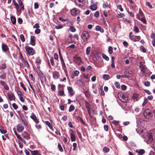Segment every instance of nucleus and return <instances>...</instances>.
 Segmentation results:
<instances>
[{"mask_svg":"<svg viewBox=\"0 0 155 155\" xmlns=\"http://www.w3.org/2000/svg\"><path fill=\"white\" fill-rule=\"evenodd\" d=\"M81 38L84 42H87L90 38V35L86 31H84L81 34Z\"/></svg>","mask_w":155,"mask_h":155,"instance_id":"f257e3e1","label":"nucleus"},{"mask_svg":"<svg viewBox=\"0 0 155 155\" xmlns=\"http://www.w3.org/2000/svg\"><path fill=\"white\" fill-rule=\"evenodd\" d=\"M25 48L26 52L29 55H33L35 53L34 49L28 46H26Z\"/></svg>","mask_w":155,"mask_h":155,"instance_id":"f03ea898","label":"nucleus"},{"mask_svg":"<svg viewBox=\"0 0 155 155\" xmlns=\"http://www.w3.org/2000/svg\"><path fill=\"white\" fill-rule=\"evenodd\" d=\"M145 141L146 142L149 143L152 142L153 141V136L151 133H149L147 134L145 137Z\"/></svg>","mask_w":155,"mask_h":155,"instance_id":"7ed1b4c3","label":"nucleus"},{"mask_svg":"<svg viewBox=\"0 0 155 155\" xmlns=\"http://www.w3.org/2000/svg\"><path fill=\"white\" fill-rule=\"evenodd\" d=\"M152 112L151 110L148 109H145L143 112L144 116L147 118L149 119L151 116Z\"/></svg>","mask_w":155,"mask_h":155,"instance_id":"20e7f679","label":"nucleus"},{"mask_svg":"<svg viewBox=\"0 0 155 155\" xmlns=\"http://www.w3.org/2000/svg\"><path fill=\"white\" fill-rule=\"evenodd\" d=\"M73 60L78 65H80L83 63L81 58L79 57H74Z\"/></svg>","mask_w":155,"mask_h":155,"instance_id":"39448f33","label":"nucleus"},{"mask_svg":"<svg viewBox=\"0 0 155 155\" xmlns=\"http://www.w3.org/2000/svg\"><path fill=\"white\" fill-rule=\"evenodd\" d=\"M69 133L70 134V137L71 141H75L76 136L74 131L72 129H70L69 130Z\"/></svg>","mask_w":155,"mask_h":155,"instance_id":"423d86ee","label":"nucleus"},{"mask_svg":"<svg viewBox=\"0 0 155 155\" xmlns=\"http://www.w3.org/2000/svg\"><path fill=\"white\" fill-rule=\"evenodd\" d=\"M120 101L126 103L128 100V97L126 94H123L121 98H119Z\"/></svg>","mask_w":155,"mask_h":155,"instance_id":"0eeeda50","label":"nucleus"},{"mask_svg":"<svg viewBox=\"0 0 155 155\" xmlns=\"http://www.w3.org/2000/svg\"><path fill=\"white\" fill-rule=\"evenodd\" d=\"M30 117L33 120L36 124H38L39 122V120L38 119L36 116L35 114H33Z\"/></svg>","mask_w":155,"mask_h":155,"instance_id":"6e6552de","label":"nucleus"},{"mask_svg":"<svg viewBox=\"0 0 155 155\" xmlns=\"http://www.w3.org/2000/svg\"><path fill=\"white\" fill-rule=\"evenodd\" d=\"M22 135L23 138L25 139L28 140L30 138L29 134L26 132H24L22 133Z\"/></svg>","mask_w":155,"mask_h":155,"instance_id":"1a4fd4ad","label":"nucleus"},{"mask_svg":"<svg viewBox=\"0 0 155 155\" xmlns=\"http://www.w3.org/2000/svg\"><path fill=\"white\" fill-rule=\"evenodd\" d=\"M16 129L18 132H21L24 129V127L21 124H18L17 126Z\"/></svg>","mask_w":155,"mask_h":155,"instance_id":"9d476101","label":"nucleus"},{"mask_svg":"<svg viewBox=\"0 0 155 155\" xmlns=\"http://www.w3.org/2000/svg\"><path fill=\"white\" fill-rule=\"evenodd\" d=\"M80 11L78 9H77L76 8H74L71 11V14L72 15L75 16Z\"/></svg>","mask_w":155,"mask_h":155,"instance_id":"9b49d317","label":"nucleus"},{"mask_svg":"<svg viewBox=\"0 0 155 155\" xmlns=\"http://www.w3.org/2000/svg\"><path fill=\"white\" fill-rule=\"evenodd\" d=\"M30 43L33 46L35 45V41H36V38L34 36H31L30 37Z\"/></svg>","mask_w":155,"mask_h":155,"instance_id":"f8f14e48","label":"nucleus"},{"mask_svg":"<svg viewBox=\"0 0 155 155\" xmlns=\"http://www.w3.org/2000/svg\"><path fill=\"white\" fill-rule=\"evenodd\" d=\"M2 50L4 52H5L9 50L8 46L5 44L2 43Z\"/></svg>","mask_w":155,"mask_h":155,"instance_id":"ddd939ff","label":"nucleus"},{"mask_svg":"<svg viewBox=\"0 0 155 155\" xmlns=\"http://www.w3.org/2000/svg\"><path fill=\"white\" fill-rule=\"evenodd\" d=\"M144 16V14L142 11L139 10V11L138 14L136 15L137 18L139 19H140V17H143Z\"/></svg>","mask_w":155,"mask_h":155,"instance_id":"4468645a","label":"nucleus"},{"mask_svg":"<svg viewBox=\"0 0 155 155\" xmlns=\"http://www.w3.org/2000/svg\"><path fill=\"white\" fill-rule=\"evenodd\" d=\"M7 95L10 101H12L15 100V96L14 94L12 93H8L7 94Z\"/></svg>","mask_w":155,"mask_h":155,"instance_id":"2eb2a0df","label":"nucleus"},{"mask_svg":"<svg viewBox=\"0 0 155 155\" xmlns=\"http://www.w3.org/2000/svg\"><path fill=\"white\" fill-rule=\"evenodd\" d=\"M0 83L2 84V85L3 87L6 90H8L9 89V88L8 87L7 85L6 84V83L3 81H1L0 82Z\"/></svg>","mask_w":155,"mask_h":155,"instance_id":"dca6fc26","label":"nucleus"},{"mask_svg":"<svg viewBox=\"0 0 155 155\" xmlns=\"http://www.w3.org/2000/svg\"><path fill=\"white\" fill-rule=\"evenodd\" d=\"M85 106L86 108L87 109L88 112L89 113V111L90 110L91 108L90 107V104L87 101H86L85 102Z\"/></svg>","mask_w":155,"mask_h":155,"instance_id":"f3484780","label":"nucleus"},{"mask_svg":"<svg viewBox=\"0 0 155 155\" xmlns=\"http://www.w3.org/2000/svg\"><path fill=\"white\" fill-rule=\"evenodd\" d=\"M68 90L70 96H72L74 95V93L73 92V90L71 87H68Z\"/></svg>","mask_w":155,"mask_h":155,"instance_id":"a211bd4d","label":"nucleus"},{"mask_svg":"<svg viewBox=\"0 0 155 155\" xmlns=\"http://www.w3.org/2000/svg\"><path fill=\"white\" fill-rule=\"evenodd\" d=\"M95 28L96 30L97 31H99L102 33L104 31L103 29L99 26H97Z\"/></svg>","mask_w":155,"mask_h":155,"instance_id":"6ab92c4d","label":"nucleus"},{"mask_svg":"<svg viewBox=\"0 0 155 155\" xmlns=\"http://www.w3.org/2000/svg\"><path fill=\"white\" fill-rule=\"evenodd\" d=\"M31 152L32 155H41L40 154L38 150H30Z\"/></svg>","mask_w":155,"mask_h":155,"instance_id":"aec40b11","label":"nucleus"},{"mask_svg":"<svg viewBox=\"0 0 155 155\" xmlns=\"http://www.w3.org/2000/svg\"><path fill=\"white\" fill-rule=\"evenodd\" d=\"M37 73L39 78H43L44 77L43 73L40 70H38L37 71Z\"/></svg>","mask_w":155,"mask_h":155,"instance_id":"412c9836","label":"nucleus"},{"mask_svg":"<svg viewBox=\"0 0 155 155\" xmlns=\"http://www.w3.org/2000/svg\"><path fill=\"white\" fill-rule=\"evenodd\" d=\"M95 57L97 60H99L101 58V54L100 53H97L95 54Z\"/></svg>","mask_w":155,"mask_h":155,"instance_id":"4be33fe9","label":"nucleus"},{"mask_svg":"<svg viewBox=\"0 0 155 155\" xmlns=\"http://www.w3.org/2000/svg\"><path fill=\"white\" fill-rule=\"evenodd\" d=\"M77 120L79 121L82 124L84 125L85 124V122L83 120V119L80 116H77Z\"/></svg>","mask_w":155,"mask_h":155,"instance_id":"5701e85b","label":"nucleus"},{"mask_svg":"<svg viewBox=\"0 0 155 155\" xmlns=\"http://www.w3.org/2000/svg\"><path fill=\"white\" fill-rule=\"evenodd\" d=\"M53 75L54 78H58L59 77L58 72L57 71L53 72Z\"/></svg>","mask_w":155,"mask_h":155,"instance_id":"b1692460","label":"nucleus"},{"mask_svg":"<svg viewBox=\"0 0 155 155\" xmlns=\"http://www.w3.org/2000/svg\"><path fill=\"white\" fill-rule=\"evenodd\" d=\"M134 42H136L139 41L141 39L140 37L139 36H136L135 35L134 36Z\"/></svg>","mask_w":155,"mask_h":155,"instance_id":"393cba45","label":"nucleus"},{"mask_svg":"<svg viewBox=\"0 0 155 155\" xmlns=\"http://www.w3.org/2000/svg\"><path fill=\"white\" fill-rule=\"evenodd\" d=\"M140 69L141 71L144 72L145 71V67L143 64L142 63L140 64Z\"/></svg>","mask_w":155,"mask_h":155,"instance_id":"a878e982","label":"nucleus"},{"mask_svg":"<svg viewBox=\"0 0 155 155\" xmlns=\"http://www.w3.org/2000/svg\"><path fill=\"white\" fill-rule=\"evenodd\" d=\"M11 20L12 23L13 24H15L16 23V18L14 16H12L11 17Z\"/></svg>","mask_w":155,"mask_h":155,"instance_id":"bb28decb","label":"nucleus"},{"mask_svg":"<svg viewBox=\"0 0 155 155\" xmlns=\"http://www.w3.org/2000/svg\"><path fill=\"white\" fill-rule=\"evenodd\" d=\"M15 7V8L17 10L18 12H19L21 10V8L19 9V6L18 4L17 3H15L14 5Z\"/></svg>","mask_w":155,"mask_h":155,"instance_id":"cd10ccee","label":"nucleus"},{"mask_svg":"<svg viewBox=\"0 0 155 155\" xmlns=\"http://www.w3.org/2000/svg\"><path fill=\"white\" fill-rule=\"evenodd\" d=\"M97 6L95 5L94 4L90 6V8L91 10L94 11L97 9Z\"/></svg>","mask_w":155,"mask_h":155,"instance_id":"c85d7f7f","label":"nucleus"},{"mask_svg":"<svg viewBox=\"0 0 155 155\" xmlns=\"http://www.w3.org/2000/svg\"><path fill=\"white\" fill-rule=\"evenodd\" d=\"M18 2L19 3V4L21 7V10H24V5H23V3L22 2L21 0H19L18 1Z\"/></svg>","mask_w":155,"mask_h":155,"instance_id":"c756f323","label":"nucleus"},{"mask_svg":"<svg viewBox=\"0 0 155 155\" xmlns=\"http://www.w3.org/2000/svg\"><path fill=\"white\" fill-rule=\"evenodd\" d=\"M113 52V48L111 46H110L108 48V52L110 54H111Z\"/></svg>","mask_w":155,"mask_h":155,"instance_id":"7c9ffc66","label":"nucleus"},{"mask_svg":"<svg viewBox=\"0 0 155 155\" xmlns=\"http://www.w3.org/2000/svg\"><path fill=\"white\" fill-rule=\"evenodd\" d=\"M91 51V47H88L86 49V54L87 55H89L90 54Z\"/></svg>","mask_w":155,"mask_h":155,"instance_id":"2f4dec72","label":"nucleus"},{"mask_svg":"<svg viewBox=\"0 0 155 155\" xmlns=\"http://www.w3.org/2000/svg\"><path fill=\"white\" fill-rule=\"evenodd\" d=\"M109 151V148L107 147H105L103 149V151L105 153H107Z\"/></svg>","mask_w":155,"mask_h":155,"instance_id":"473e14b6","label":"nucleus"},{"mask_svg":"<svg viewBox=\"0 0 155 155\" xmlns=\"http://www.w3.org/2000/svg\"><path fill=\"white\" fill-rule=\"evenodd\" d=\"M79 71L77 70H76L74 71V73L72 75L74 77H76L78 76L79 74Z\"/></svg>","mask_w":155,"mask_h":155,"instance_id":"72a5a7b5","label":"nucleus"},{"mask_svg":"<svg viewBox=\"0 0 155 155\" xmlns=\"http://www.w3.org/2000/svg\"><path fill=\"white\" fill-rule=\"evenodd\" d=\"M45 123L50 129H51L52 128V126L51 125L50 123L48 121H45Z\"/></svg>","mask_w":155,"mask_h":155,"instance_id":"f704fd0d","label":"nucleus"},{"mask_svg":"<svg viewBox=\"0 0 155 155\" xmlns=\"http://www.w3.org/2000/svg\"><path fill=\"white\" fill-rule=\"evenodd\" d=\"M103 58L106 60L108 61L109 60V58L105 54H103L102 55Z\"/></svg>","mask_w":155,"mask_h":155,"instance_id":"c9c22d12","label":"nucleus"},{"mask_svg":"<svg viewBox=\"0 0 155 155\" xmlns=\"http://www.w3.org/2000/svg\"><path fill=\"white\" fill-rule=\"evenodd\" d=\"M139 20H140L141 22H143V23L145 24H146V21L145 18H144L143 17L141 18L140 19H139Z\"/></svg>","mask_w":155,"mask_h":155,"instance_id":"e433bc0d","label":"nucleus"},{"mask_svg":"<svg viewBox=\"0 0 155 155\" xmlns=\"http://www.w3.org/2000/svg\"><path fill=\"white\" fill-rule=\"evenodd\" d=\"M69 30L72 32H75L76 31V29L73 26H70L69 28Z\"/></svg>","mask_w":155,"mask_h":155,"instance_id":"4c0bfd02","label":"nucleus"},{"mask_svg":"<svg viewBox=\"0 0 155 155\" xmlns=\"http://www.w3.org/2000/svg\"><path fill=\"white\" fill-rule=\"evenodd\" d=\"M23 64H24L25 66L27 68L29 67V65L28 62L26 60L23 63Z\"/></svg>","mask_w":155,"mask_h":155,"instance_id":"58836bf2","label":"nucleus"},{"mask_svg":"<svg viewBox=\"0 0 155 155\" xmlns=\"http://www.w3.org/2000/svg\"><path fill=\"white\" fill-rule=\"evenodd\" d=\"M74 106L71 105L70 106L69 109V112H71L74 109Z\"/></svg>","mask_w":155,"mask_h":155,"instance_id":"ea45409f","label":"nucleus"},{"mask_svg":"<svg viewBox=\"0 0 155 155\" xmlns=\"http://www.w3.org/2000/svg\"><path fill=\"white\" fill-rule=\"evenodd\" d=\"M20 38L21 40V41L22 42H24L25 41V39L24 38V36L23 35L21 34L20 36Z\"/></svg>","mask_w":155,"mask_h":155,"instance_id":"a19ab883","label":"nucleus"},{"mask_svg":"<svg viewBox=\"0 0 155 155\" xmlns=\"http://www.w3.org/2000/svg\"><path fill=\"white\" fill-rule=\"evenodd\" d=\"M133 31L136 33H138L139 31V29L137 26H135L133 29Z\"/></svg>","mask_w":155,"mask_h":155,"instance_id":"79ce46f5","label":"nucleus"},{"mask_svg":"<svg viewBox=\"0 0 155 155\" xmlns=\"http://www.w3.org/2000/svg\"><path fill=\"white\" fill-rule=\"evenodd\" d=\"M58 148L59 150L60 151L62 152L63 151V149L60 143H59L58 144Z\"/></svg>","mask_w":155,"mask_h":155,"instance_id":"37998d69","label":"nucleus"},{"mask_svg":"<svg viewBox=\"0 0 155 155\" xmlns=\"http://www.w3.org/2000/svg\"><path fill=\"white\" fill-rule=\"evenodd\" d=\"M145 153L144 150L143 149L140 150L138 152V154L139 155H142Z\"/></svg>","mask_w":155,"mask_h":155,"instance_id":"c03bdc74","label":"nucleus"},{"mask_svg":"<svg viewBox=\"0 0 155 155\" xmlns=\"http://www.w3.org/2000/svg\"><path fill=\"white\" fill-rule=\"evenodd\" d=\"M40 27V25L38 23H36L33 26V28L36 29L39 28Z\"/></svg>","mask_w":155,"mask_h":155,"instance_id":"a18cd8bd","label":"nucleus"},{"mask_svg":"<svg viewBox=\"0 0 155 155\" xmlns=\"http://www.w3.org/2000/svg\"><path fill=\"white\" fill-rule=\"evenodd\" d=\"M6 63H4L2 64L0 66V68L4 69L6 68Z\"/></svg>","mask_w":155,"mask_h":155,"instance_id":"49530a36","label":"nucleus"},{"mask_svg":"<svg viewBox=\"0 0 155 155\" xmlns=\"http://www.w3.org/2000/svg\"><path fill=\"white\" fill-rule=\"evenodd\" d=\"M123 19L124 22L126 24L130 22V21L126 18H123Z\"/></svg>","mask_w":155,"mask_h":155,"instance_id":"de8ad7c7","label":"nucleus"},{"mask_svg":"<svg viewBox=\"0 0 155 155\" xmlns=\"http://www.w3.org/2000/svg\"><path fill=\"white\" fill-rule=\"evenodd\" d=\"M20 84L21 86L23 88V90L26 91V87H25V85L22 82H20Z\"/></svg>","mask_w":155,"mask_h":155,"instance_id":"09e8293b","label":"nucleus"},{"mask_svg":"<svg viewBox=\"0 0 155 155\" xmlns=\"http://www.w3.org/2000/svg\"><path fill=\"white\" fill-rule=\"evenodd\" d=\"M24 125L26 127H28V123L26 119L22 121Z\"/></svg>","mask_w":155,"mask_h":155,"instance_id":"8fccbe9b","label":"nucleus"},{"mask_svg":"<svg viewBox=\"0 0 155 155\" xmlns=\"http://www.w3.org/2000/svg\"><path fill=\"white\" fill-rule=\"evenodd\" d=\"M117 8L118 9H120L121 12L123 11V9L122 8V6L120 5H119L117 6Z\"/></svg>","mask_w":155,"mask_h":155,"instance_id":"3c124183","label":"nucleus"},{"mask_svg":"<svg viewBox=\"0 0 155 155\" xmlns=\"http://www.w3.org/2000/svg\"><path fill=\"white\" fill-rule=\"evenodd\" d=\"M73 150L74 151L76 150V148H77V143H73Z\"/></svg>","mask_w":155,"mask_h":155,"instance_id":"603ef678","label":"nucleus"},{"mask_svg":"<svg viewBox=\"0 0 155 155\" xmlns=\"http://www.w3.org/2000/svg\"><path fill=\"white\" fill-rule=\"evenodd\" d=\"M41 32V30L39 28L36 29L35 31V33L36 34H39Z\"/></svg>","mask_w":155,"mask_h":155,"instance_id":"864d4df0","label":"nucleus"},{"mask_svg":"<svg viewBox=\"0 0 155 155\" xmlns=\"http://www.w3.org/2000/svg\"><path fill=\"white\" fill-rule=\"evenodd\" d=\"M99 13L98 11H96L94 13V16L96 18H98L99 16Z\"/></svg>","mask_w":155,"mask_h":155,"instance_id":"5fc2aeb1","label":"nucleus"},{"mask_svg":"<svg viewBox=\"0 0 155 155\" xmlns=\"http://www.w3.org/2000/svg\"><path fill=\"white\" fill-rule=\"evenodd\" d=\"M0 131L2 134H5L7 132V131L5 130H4L2 129H0Z\"/></svg>","mask_w":155,"mask_h":155,"instance_id":"6e6d98bb","label":"nucleus"},{"mask_svg":"<svg viewBox=\"0 0 155 155\" xmlns=\"http://www.w3.org/2000/svg\"><path fill=\"white\" fill-rule=\"evenodd\" d=\"M144 85L145 86L148 87L150 85V83L148 81H146L144 83Z\"/></svg>","mask_w":155,"mask_h":155,"instance_id":"4d7b16f0","label":"nucleus"},{"mask_svg":"<svg viewBox=\"0 0 155 155\" xmlns=\"http://www.w3.org/2000/svg\"><path fill=\"white\" fill-rule=\"evenodd\" d=\"M114 84L117 88H120V84H119V83H118L117 82H116Z\"/></svg>","mask_w":155,"mask_h":155,"instance_id":"13d9d810","label":"nucleus"},{"mask_svg":"<svg viewBox=\"0 0 155 155\" xmlns=\"http://www.w3.org/2000/svg\"><path fill=\"white\" fill-rule=\"evenodd\" d=\"M112 123H113L114 125L116 126L118 124V121L116 120H113L112 121Z\"/></svg>","mask_w":155,"mask_h":155,"instance_id":"bf43d9fd","label":"nucleus"},{"mask_svg":"<svg viewBox=\"0 0 155 155\" xmlns=\"http://www.w3.org/2000/svg\"><path fill=\"white\" fill-rule=\"evenodd\" d=\"M12 105V106H13V108L15 109L16 110L18 108V106L15 103L13 104Z\"/></svg>","mask_w":155,"mask_h":155,"instance_id":"052dcab7","label":"nucleus"},{"mask_svg":"<svg viewBox=\"0 0 155 155\" xmlns=\"http://www.w3.org/2000/svg\"><path fill=\"white\" fill-rule=\"evenodd\" d=\"M39 5L38 3L35 2L34 4V7L35 8V9H37L38 8Z\"/></svg>","mask_w":155,"mask_h":155,"instance_id":"680f3d73","label":"nucleus"},{"mask_svg":"<svg viewBox=\"0 0 155 155\" xmlns=\"http://www.w3.org/2000/svg\"><path fill=\"white\" fill-rule=\"evenodd\" d=\"M141 48L142 50V51L143 52H146V48L143 46H141Z\"/></svg>","mask_w":155,"mask_h":155,"instance_id":"e2e57ef3","label":"nucleus"},{"mask_svg":"<svg viewBox=\"0 0 155 155\" xmlns=\"http://www.w3.org/2000/svg\"><path fill=\"white\" fill-rule=\"evenodd\" d=\"M146 5L150 8H152V5H150V3L148 2H146Z\"/></svg>","mask_w":155,"mask_h":155,"instance_id":"0e129e2a","label":"nucleus"},{"mask_svg":"<svg viewBox=\"0 0 155 155\" xmlns=\"http://www.w3.org/2000/svg\"><path fill=\"white\" fill-rule=\"evenodd\" d=\"M51 88L53 91L55 90V86L54 85L51 84Z\"/></svg>","mask_w":155,"mask_h":155,"instance_id":"69168bd1","label":"nucleus"},{"mask_svg":"<svg viewBox=\"0 0 155 155\" xmlns=\"http://www.w3.org/2000/svg\"><path fill=\"white\" fill-rule=\"evenodd\" d=\"M36 128L38 129H40L41 128V124H39L38 125H35Z\"/></svg>","mask_w":155,"mask_h":155,"instance_id":"338daca9","label":"nucleus"},{"mask_svg":"<svg viewBox=\"0 0 155 155\" xmlns=\"http://www.w3.org/2000/svg\"><path fill=\"white\" fill-rule=\"evenodd\" d=\"M104 128L106 131H108V127L107 125H104Z\"/></svg>","mask_w":155,"mask_h":155,"instance_id":"774afa93","label":"nucleus"}]
</instances>
